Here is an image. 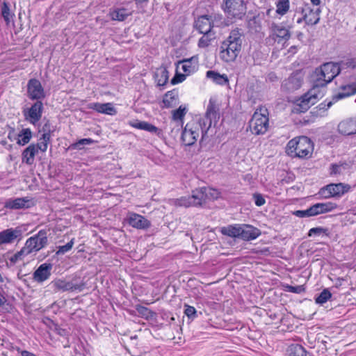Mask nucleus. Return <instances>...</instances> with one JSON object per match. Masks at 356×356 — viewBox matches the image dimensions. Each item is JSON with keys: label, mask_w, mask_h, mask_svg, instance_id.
I'll return each mask as SVG.
<instances>
[{"label": "nucleus", "mask_w": 356, "mask_h": 356, "mask_svg": "<svg viewBox=\"0 0 356 356\" xmlns=\"http://www.w3.org/2000/svg\"><path fill=\"white\" fill-rule=\"evenodd\" d=\"M202 123L198 120H192L186 124L181 134V139L185 145L191 146L195 144L200 134L202 138L205 137L209 130L205 129Z\"/></svg>", "instance_id": "nucleus-5"}, {"label": "nucleus", "mask_w": 356, "mask_h": 356, "mask_svg": "<svg viewBox=\"0 0 356 356\" xmlns=\"http://www.w3.org/2000/svg\"><path fill=\"white\" fill-rule=\"evenodd\" d=\"M331 106H332V102H330L327 104V108H330Z\"/></svg>", "instance_id": "nucleus-64"}, {"label": "nucleus", "mask_w": 356, "mask_h": 356, "mask_svg": "<svg viewBox=\"0 0 356 356\" xmlns=\"http://www.w3.org/2000/svg\"><path fill=\"white\" fill-rule=\"evenodd\" d=\"M269 127L268 111L265 107L260 106L254 112L249 122V129L254 135H263Z\"/></svg>", "instance_id": "nucleus-4"}, {"label": "nucleus", "mask_w": 356, "mask_h": 356, "mask_svg": "<svg viewBox=\"0 0 356 356\" xmlns=\"http://www.w3.org/2000/svg\"><path fill=\"white\" fill-rule=\"evenodd\" d=\"M38 152L35 144L32 143L29 145L22 152V162L27 165H32L35 161V156Z\"/></svg>", "instance_id": "nucleus-25"}, {"label": "nucleus", "mask_w": 356, "mask_h": 356, "mask_svg": "<svg viewBox=\"0 0 356 356\" xmlns=\"http://www.w3.org/2000/svg\"><path fill=\"white\" fill-rule=\"evenodd\" d=\"M241 227L240 238L244 241L254 240L261 234L260 230L252 225L243 224Z\"/></svg>", "instance_id": "nucleus-19"}, {"label": "nucleus", "mask_w": 356, "mask_h": 356, "mask_svg": "<svg viewBox=\"0 0 356 356\" xmlns=\"http://www.w3.org/2000/svg\"><path fill=\"white\" fill-rule=\"evenodd\" d=\"M22 235V230L19 228H10L0 232V246L19 241Z\"/></svg>", "instance_id": "nucleus-15"}, {"label": "nucleus", "mask_w": 356, "mask_h": 356, "mask_svg": "<svg viewBox=\"0 0 356 356\" xmlns=\"http://www.w3.org/2000/svg\"><path fill=\"white\" fill-rule=\"evenodd\" d=\"M27 95L32 100L40 101L45 97V92L40 81L31 79L27 83Z\"/></svg>", "instance_id": "nucleus-12"}, {"label": "nucleus", "mask_w": 356, "mask_h": 356, "mask_svg": "<svg viewBox=\"0 0 356 356\" xmlns=\"http://www.w3.org/2000/svg\"><path fill=\"white\" fill-rule=\"evenodd\" d=\"M88 108L90 109L95 110L98 113L110 115H114L117 113V111L113 106L112 103L102 104L98 102H93L90 103L88 105Z\"/></svg>", "instance_id": "nucleus-20"}, {"label": "nucleus", "mask_w": 356, "mask_h": 356, "mask_svg": "<svg viewBox=\"0 0 356 356\" xmlns=\"http://www.w3.org/2000/svg\"><path fill=\"white\" fill-rule=\"evenodd\" d=\"M53 265L50 263H43L35 270L33 274V279L42 283L47 280L51 276Z\"/></svg>", "instance_id": "nucleus-17"}, {"label": "nucleus", "mask_w": 356, "mask_h": 356, "mask_svg": "<svg viewBox=\"0 0 356 356\" xmlns=\"http://www.w3.org/2000/svg\"><path fill=\"white\" fill-rule=\"evenodd\" d=\"M43 112V104L41 101H37L30 108L23 111L24 118L31 124L35 125L40 121Z\"/></svg>", "instance_id": "nucleus-11"}, {"label": "nucleus", "mask_w": 356, "mask_h": 356, "mask_svg": "<svg viewBox=\"0 0 356 356\" xmlns=\"http://www.w3.org/2000/svg\"><path fill=\"white\" fill-rule=\"evenodd\" d=\"M8 138L12 141L14 138V129L11 128L10 132L8 133Z\"/></svg>", "instance_id": "nucleus-57"}, {"label": "nucleus", "mask_w": 356, "mask_h": 356, "mask_svg": "<svg viewBox=\"0 0 356 356\" xmlns=\"http://www.w3.org/2000/svg\"><path fill=\"white\" fill-rule=\"evenodd\" d=\"M140 313L145 314V312H148V309L146 307H141L140 309L138 310Z\"/></svg>", "instance_id": "nucleus-59"}, {"label": "nucleus", "mask_w": 356, "mask_h": 356, "mask_svg": "<svg viewBox=\"0 0 356 356\" xmlns=\"http://www.w3.org/2000/svg\"><path fill=\"white\" fill-rule=\"evenodd\" d=\"M47 242V232L45 230H40L37 234L26 240L24 248L30 254L42 249L46 246Z\"/></svg>", "instance_id": "nucleus-9"}, {"label": "nucleus", "mask_w": 356, "mask_h": 356, "mask_svg": "<svg viewBox=\"0 0 356 356\" xmlns=\"http://www.w3.org/2000/svg\"><path fill=\"white\" fill-rule=\"evenodd\" d=\"M131 15L126 8H116L109 13V15L113 20L124 21Z\"/></svg>", "instance_id": "nucleus-31"}, {"label": "nucleus", "mask_w": 356, "mask_h": 356, "mask_svg": "<svg viewBox=\"0 0 356 356\" xmlns=\"http://www.w3.org/2000/svg\"><path fill=\"white\" fill-rule=\"evenodd\" d=\"M206 199L216 200L220 195V193L217 190L212 188H205Z\"/></svg>", "instance_id": "nucleus-47"}, {"label": "nucleus", "mask_w": 356, "mask_h": 356, "mask_svg": "<svg viewBox=\"0 0 356 356\" xmlns=\"http://www.w3.org/2000/svg\"><path fill=\"white\" fill-rule=\"evenodd\" d=\"M276 7V13L280 15H284L289 9V1L280 0L277 2Z\"/></svg>", "instance_id": "nucleus-42"}, {"label": "nucleus", "mask_w": 356, "mask_h": 356, "mask_svg": "<svg viewBox=\"0 0 356 356\" xmlns=\"http://www.w3.org/2000/svg\"><path fill=\"white\" fill-rule=\"evenodd\" d=\"M222 8L228 17L241 19L246 13L244 0H222Z\"/></svg>", "instance_id": "nucleus-8"}, {"label": "nucleus", "mask_w": 356, "mask_h": 356, "mask_svg": "<svg viewBox=\"0 0 356 356\" xmlns=\"http://www.w3.org/2000/svg\"><path fill=\"white\" fill-rule=\"evenodd\" d=\"M74 238H72L70 242H68L67 244L64 245H60L58 247V250L56 252L57 254H63L65 252H69L74 245Z\"/></svg>", "instance_id": "nucleus-48"}, {"label": "nucleus", "mask_w": 356, "mask_h": 356, "mask_svg": "<svg viewBox=\"0 0 356 356\" xmlns=\"http://www.w3.org/2000/svg\"><path fill=\"white\" fill-rule=\"evenodd\" d=\"M6 302V298L0 292V307L3 306Z\"/></svg>", "instance_id": "nucleus-54"}, {"label": "nucleus", "mask_w": 356, "mask_h": 356, "mask_svg": "<svg viewBox=\"0 0 356 356\" xmlns=\"http://www.w3.org/2000/svg\"><path fill=\"white\" fill-rule=\"evenodd\" d=\"M325 229L323 227H314L309 230L308 236H319L323 233L325 232Z\"/></svg>", "instance_id": "nucleus-51"}, {"label": "nucleus", "mask_w": 356, "mask_h": 356, "mask_svg": "<svg viewBox=\"0 0 356 356\" xmlns=\"http://www.w3.org/2000/svg\"><path fill=\"white\" fill-rule=\"evenodd\" d=\"M241 225L240 224H234L222 227L220 228V232L225 236L240 238Z\"/></svg>", "instance_id": "nucleus-29"}, {"label": "nucleus", "mask_w": 356, "mask_h": 356, "mask_svg": "<svg viewBox=\"0 0 356 356\" xmlns=\"http://www.w3.org/2000/svg\"><path fill=\"white\" fill-rule=\"evenodd\" d=\"M206 76L218 85L225 86L229 83L228 77L225 74H220L217 72L209 70L206 73Z\"/></svg>", "instance_id": "nucleus-28"}, {"label": "nucleus", "mask_w": 356, "mask_h": 356, "mask_svg": "<svg viewBox=\"0 0 356 356\" xmlns=\"http://www.w3.org/2000/svg\"><path fill=\"white\" fill-rule=\"evenodd\" d=\"M29 254V252L26 251L23 247L19 251L17 252L15 254L9 257V263L7 262V265L14 266L16 264L22 261Z\"/></svg>", "instance_id": "nucleus-33"}, {"label": "nucleus", "mask_w": 356, "mask_h": 356, "mask_svg": "<svg viewBox=\"0 0 356 356\" xmlns=\"http://www.w3.org/2000/svg\"><path fill=\"white\" fill-rule=\"evenodd\" d=\"M126 220L130 226L138 229H148L151 226V222L149 220L134 212H130L127 214Z\"/></svg>", "instance_id": "nucleus-14"}, {"label": "nucleus", "mask_w": 356, "mask_h": 356, "mask_svg": "<svg viewBox=\"0 0 356 356\" xmlns=\"http://www.w3.org/2000/svg\"><path fill=\"white\" fill-rule=\"evenodd\" d=\"M175 204L179 207H193L190 196L181 197L180 198L176 199L175 200Z\"/></svg>", "instance_id": "nucleus-46"}, {"label": "nucleus", "mask_w": 356, "mask_h": 356, "mask_svg": "<svg viewBox=\"0 0 356 356\" xmlns=\"http://www.w3.org/2000/svg\"><path fill=\"white\" fill-rule=\"evenodd\" d=\"M94 143L95 141L91 138H82L71 145V147L74 149H81L83 145H89Z\"/></svg>", "instance_id": "nucleus-45"}, {"label": "nucleus", "mask_w": 356, "mask_h": 356, "mask_svg": "<svg viewBox=\"0 0 356 356\" xmlns=\"http://www.w3.org/2000/svg\"><path fill=\"white\" fill-rule=\"evenodd\" d=\"M324 96L317 86H313L307 93L298 99L293 107L294 113H305Z\"/></svg>", "instance_id": "nucleus-6"}, {"label": "nucleus", "mask_w": 356, "mask_h": 356, "mask_svg": "<svg viewBox=\"0 0 356 356\" xmlns=\"http://www.w3.org/2000/svg\"><path fill=\"white\" fill-rule=\"evenodd\" d=\"M205 187L196 188L192 191L190 196L193 207L201 206L206 200Z\"/></svg>", "instance_id": "nucleus-26"}, {"label": "nucleus", "mask_w": 356, "mask_h": 356, "mask_svg": "<svg viewBox=\"0 0 356 356\" xmlns=\"http://www.w3.org/2000/svg\"><path fill=\"white\" fill-rule=\"evenodd\" d=\"M352 66H353V67H356V60L353 61Z\"/></svg>", "instance_id": "nucleus-62"}, {"label": "nucleus", "mask_w": 356, "mask_h": 356, "mask_svg": "<svg viewBox=\"0 0 356 356\" xmlns=\"http://www.w3.org/2000/svg\"><path fill=\"white\" fill-rule=\"evenodd\" d=\"M340 72L339 66L334 63H326L314 72V86H317L325 94L326 85Z\"/></svg>", "instance_id": "nucleus-3"}, {"label": "nucleus", "mask_w": 356, "mask_h": 356, "mask_svg": "<svg viewBox=\"0 0 356 356\" xmlns=\"http://www.w3.org/2000/svg\"><path fill=\"white\" fill-rule=\"evenodd\" d=\"M155 77L159 86H164L168 80V72L165 68L159 69L156 71Z\"/></svg>", "instance_id": "nucleus-39"}, {"label": "nucleus", "mask_w": 356, "mask_h": 356, "mask_svg": "<svg viewBox=\"0 0 356 356\" xmlns=\"http://www.w3.org/2000/svg\"><path fill=\"white\" fill-rule=\"evenodd\" d=\"M0 282H4V280H3V277H2L1 273H0Z\"/></svg>", "instance_id": "nucleus-63"}, {"label": "nucleus", "mask_w": 356, "mask_h": 356, "mask_svg": "<svg viewBox=\"0 0 356 356\" xmlns=\"http://www.w3.org/2000/svg\"><path fill=\"white\" fill-rule=\"evenodd\" d=\"M1 14L7 24H9L14 14L11 13L9 3L3 1L1 6Z\"/></svg>", "instance_id": "nucleus-35"}, {"label": "nucleus", "mask_w": 356, "mask_h": 356, "mask_svg": "<svg viewBox=\"0 0 356 356\" xmlns=\"http://www.w3.org/2000/svg\"><path fill=\"white\" fill-rule=\"evenodd\" d=\"M356 93V83L348 84L341 87V90L337 94L338 99H343Z\"/></svg>", "instance_id": "nucleus-34"}, {"label": "nucleus", "mask_w": 356, "mask_h": 356, "mask_svg": "<svg viewBox=\"0 0 356 356\" xmlns=\"http://www.w3.org/2000/svg\"><path fill=\"white\" fill-rule=\"evenodd\" d=\"M179 102L178 92L172 90L167 92L163 99V104L166 108H171L176 106Z\"/></svg>", "instance_id": "nucleus-27"}, {"label": "nucleus", "mask_w": 356, "mask_h": 356, "mask_svg": "<svg viewBox=\"0 0 356 356\" xmlns=\"http://www.w3.org/2000/svg\"><path fill=\"white\" fill-rule=\"evenodd\" d=\"M270 38L278 43L286 42L291 38L288 29L281 24L273 23L270 26Z\"/></svg>", "instance_id": "nucleus-13"}, {"label": "nucleus", "mask_w": 356, "mask_h": 356, "mask_svg": "<svg viewBox=\"0 0 356 356\" xmlns=\"http://www.w3.org/2000/svg\"><path fill=\"white\" fill-rule=\"evenodd\" d=\"M242 42V33L240 30H232L220 45V59L226 63L234 61L241 52Z\"/></svg>", "instance_id": "nucleus-1"}, {"label": "nucleus", "mask_w": 356, "mask_h": 356, "mask_svg": "<svg viewBox=\"0 0 356 356\" xmlns=\"http://www.w3.org/2000/svg\"><path fill=\"white\" fill-rule=\"evenodd\" d=\"M184 314L191 318L196 317V309L194 307L190 305H185Z\"/></svg>", "instance_id": "nucleus-50"}, {"label": "nucleus", "mask_w": 356, "mask_h": 356, "mask_svg": "<svg viewBox=\"0 0 356 356\" xmlns=\"http://www.w3.org/2000/svg\"><path fill=\"white\" fill-rule=\"evenodd\" d=\"M332 297L331 293L328 289H323V291L319 294L315 299V302L317 304L323 305L326 302Z\"/></svg>", "instance_id": "nucleus-44"}, {"label": "nucleus", "mask_w": 356, "mask_h": 356, "mask_svg": "<svg viewBox=\"0 0 356 356\" xmlns=\"http://www.w3.org/2000/svg\"><path fill=\"white\" fill-rule=\"evenodd\" d=\"M286 352L289 356H306L305 349L299 344H291Z\"/></svg>", "instance_id": "nucleus-37"}, {"label": "nucleus", "mask_w": 356, "mask_h": 356, "mask_svg": "<svg viewBox=\"0 0 356 356\" xmlns=\"http://www.w3.org/2000/svg\"><path fill=\"white\" fill-rule=\"evenodd\" d=\"M202 34L203 35L200 38L197 45L200 48H207L211 44V41L215 39V33L210 32Z\"/></svg>", "instance_id": "nucleus-38"}, {"label": "nucleus", "mask_w": 356, "mask_h": 356, "mask_svg": "<svg viewBox=\"0 0 356 356\" xmlns=\"http://www.w3.org/2000/svg\"><path fill=\"white\" fill-rule=\"evenodd\" d=\"M213 26L211 17L207 15L201 16L195 21V28L200 33L212 32L211 29Z\"/></svg>", "instance_id": "nucleus-21"}, {"label": "nucleus", "mask_w": 356, "mask_h": 356, "mask_svg": "<svg viewBox=\"0 0 356 356\" xmlns=\"http://www.w3.org/2000/svg\"><path fill=\"white\" fill-rule=\"evenodd\" d=\"M313 150V143L307 136H300L291 139L288 142L286 147V152L288 155L302 159L310 157Z\"/></svg>", "instance_id": "nucleus-2"}, {"label": "nucleus", "mask_w": 356, "mask_h": 356, "mask_svg": "<svg viewBox=\"0 0 356 356\" xmlns=\"http://www.w3.org/2000/svg\"><path fill=\"white\" fill-rule=\"evenodd\" d=\"M338 131L340 134L349 136L356 134V120L348 119L341 121L338 125Z\"/></svg>", "instance_id": "nucleus-22"}, {"label": "nucleus", "mask_w": 356, "mask_h": 356, "mask_svg": "<svg viewBox=\"0 0 356 356\" xmlns=\"http://www.w3.org/2000/svg\"><path fill=\"white\" fill-rule=\"evenodd\" d=\"M220 108L217 99L214 97H210L207 106L204 118H200L198 121L202 123L205 129L208 130L212 124L216 126L220 119Z\"/></svg>", "instance_id": "nucleus-7"}, {"label": "nucleus", "mask_w": 356, "mask_h": 356, "mask_svg": "<svg viewBox=\"0 0 356 356\" xmlns=\"http://www.w3.org/2000/svg\"><path fill=\"white\" fill-rule=\"evenodd\" d=\"M134 127L142 130L147 131L150 133L157 134L159 132V129L156 127L147 122H140Z\"/></svg>", "instance_id": "nucleus-43"}, {"label": "nucleus", "mask_w": 356, "mask_h": 356, "mask_svg": "<svg viewBox=\"0 0 356 356\" xmlns=\"http://www.w3.org/2000/svg\"><path fill=\"white\" fill-rule=\"evenodd\" d=\"M188 75L184 74H176V75L172 79L171 83L175 85L183 82Z\"/></svg>", "instance_id": "nucleus-52"}, {"label": "nucleus", "mask_w": 356, "mask_h": 356, "mask_svg": "<svg viewBox=\"0 0 356 356\" xmlns=\"http://www.w3.org/2000/svg\"><path fill=\"white\" fill-rule=\"evenodd\" d=\"M253 198H254L255 204L258 207H261V206L264 205L266 202L265 199L261 194H258V193L254 194Z\"/></svg>", "instance_id": "nucleus-53"}, {"label": "nucleus", "mask_w": 356, "mask_h": 356, "mask_svg": "<svg viewBox=\"0 0 356 356\" xmlns=\"http://www.w3.org/2000/svg\"><path fill=\"white\" fill-rule=\"evenodd\" d=\"M339 166L337 165H332V173L337 174L339 172Z\"/></svg>", "instance_id": "nucleus-56"}, {"label": "nucleus", "mask_w": 356, "mask_h": 356, "mask_svg": "<svg viewBox=\"0 0 356 356\" xmlns=\"http://www.w3.org/2000/svg\"><path fill=\"white\" fill-rule=\"evenodd\" d=\"M336 204L332 202L316 203L309 207L312 216L325 213L332 211L336 208Z\"/></svg>", "instance_id": "nucleus-24"}, {"label": "nucleus", "mask_w": 356, "mask_h": 356, "mask_svg": "<svg viewBox=\"0 0 356 356\" xmlns=\"http://www.w3.org/2000/svg\"><path fill=\"white\" fill-rule=\"evenodd\" d=\"M290 289H291L290 291L295 292V293L298 292L296 289L295 287H293V286H290Z\"/></svg>", "instance_id": "nucleus-60"}, {"label": "nucleus", "mask_w": 356, "mask_h": 356, "mask_svg": "<svg viewBox=\"0 0 356 356\" xmlns=\"http://www.w3.org/2000/svg\"><path fill=\"white\" fill-rule=\"evenodd\" d=\"M55 286L58 289H60L63 291H74L77 289V287L76 285H74L71 282H67L63 280H58L55 282L54 283Z\"/></svg>", "instance_id": "nucleus-40"}, {"label": "nucleus", "mask_w": 356, "mask_h": 356, "mask_svg": "<svg viewBox=\"0 0 356 356\" xmlns=\"http://www.w3.org/2000/svg\"><path fill=\"white\" fill-rule=\"evenodd\" d=\"M5 207L10 209H19L30 207V200L29 197H18L15 199H8L5 202Z\"/></svg>", "instance_id": "nucleus-23"}, {"label": "nucleus", "mask_w": 356, "mask_h": 356, "mask_svg": "<svg viewBox=\"0 0 356 356\" xmlns=\"http://www.w3.org/2000/svg\"><path fill=\"white\" fill-rule=\"evenodd\" d=\"M187 113V108L186 106H180L177 110H174L172 111V118L174 121H180L182 122V120Z\"/></svg>", "instance_id": "nucleus-41"}, {"label": "nucleus", "mask_w": 356, "mask_h": 356, "mask_svg": "<svg viewBox=\"0 0 356 356\" xmlns=\"http://www.w3.org/2000/svg\"><path fill=\"white\" fill-rule=\"evenodd\" d=\"M314 6H318L321 3V0H310Z\"/></svg>", "instance_id": "nucleus-58"}, {"label": "nucleus", "mask_w": 356, "mask_h": 356, "mask_svg": "<svg viewBox=\"0 0 356 356\" xmlns=\"http://www.w3.org/2000/svg\"><path fill=\"white\" fill-rule=\"evenodd\" d=\"M17 136V143L19 145L24 146L28 144L32 138V131L29 128H24L20 131Z\"/></svg>", "instance_id": "nucleus-30"}, {"label": "nucleus", "mask_w": 356, "mask_h": 356, "mask_svg": "<svg viewBox=\"0 0 356 356\" xmlns=\"http://www.w3.org/2000/svg\"><path fill=\"white\" fill-rule=\"evenodd\" d=\"M303 19L305 22L306 24H308V25L316 24L319 22V19H320L319 11L309 10L308 12H306L305 13V15L303 16Z\"/></svg>", "instance_id": "nucleus-32"}, {"label": "nucleus", "mask_w": 356, "mask_h": 356, "mask_svg": "<svg viewBox=\"0 0 356 356\" xmlns=\"http://www.w3.org/2000/svg\"><path fill=\"white\" fill-rule=\"evenodd\" d=\"M293 214L298 218L311 217L312 214L309 208L306 210H297L293 212Z\"/></svg>", "instance_id": "nucleus-49"}, {"label": "nucleus", "mask_w": 356, "mask_h": 356, "mask_svg": "<svg viewBox=\"0 0 356 356\" xmlns=\"http://www.w3.org/2000/svg\"><path fill=\"white\" fill-rule=\"evenodd\" d=\"M350 189L348 184L339 183L331 184L321 189L320 193L325 197H340L348 193Z\"/></svg>", "instance_id": "nucleus-10"}, {"label": "nucleus", "mask_w": 356, "mask_h": 356, "mask_svg": "<svg viewBox=\"0 0 356 356\" xmlns=\"http://www.w3.org/2000/svg\"><path fill=\"white\" fill-rule=\"evenodd\" d=\"M21 355L22 356H37L35 354H33V353L29 352L27 350H23L21 353Z\"/></svg>", "instance_id": "nucleus-55"}, {"label": "nucleus", "mask_w": 356, "mask_h": 356, "mask_svg": "<svg viewBox=\"0 0 356 356\" xmlns=\"http://www.w3.org/2000/svg\"><path fill=\"white\" fill-rule=\"evenodd\" d=\"M302 79L300 73H295L283 81L282 87L287 92H293L299 89L302 86Z\"/></svg>", "instance_id": "nucleus-18"}, {"label": "nucleus", "mask_w": 356, "mask_h": 356, "mask_svg": "<svg viewBox=\"0 0 356 356\" xmlns=\"http://www.w3.org/2000/svg\"><path fill=\"white\" fill-rule=\"evenodd\" d=\"M50 143V134L44 133L39 139V142L35 144L37 150L42 152H45L48 148V145Z\"/></svg>", "instance_id": "nucleus-36"}, {"label": "nucleus", "mask_w": 356, "mask_h": 356, "mask_svg": "<svg viewBox=\"0 0 356 356\" xmlns=\"http://www.w3.org/2000/svg\"><path fill=\"white\" fill-rule=\"evenodd\" d=\"M181 66V70L186 75H191L198 70L199 58L197 56H192L189 58L183 59L178 62L177 67Z\"/></svg>", "instance_id": "nucleus-16"}, {"label": "nucleus", "mask_w": 356, "mask_h": 356, "mask_svg": "<svg viewBox=\"0 0 356 356\" xmlns=\"http://www.w3.org/2000/svg\"><path fill=\"white\" fill-rule=\"evenodd\" d=\"M304 20L303 19V17L302 18H299L298 20H297V23L300 24L302 22V21Z\"/></svg>", "instance_id": "nucleus-61"}]
</instances>
